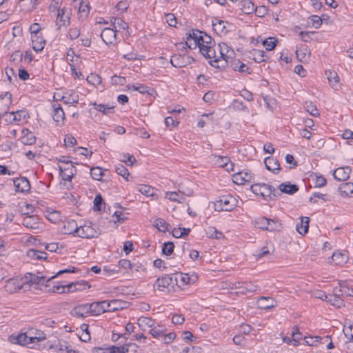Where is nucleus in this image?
Listing matches in <instances>:
<instances>
[{
  "label": "nucleus",
  "mask_w": 353,
  "mask_h": 353,
  "mask_svg": "<svg viewBox=\"0 0 353 353\" xmlns=\"http://www.w3.org/2000/svg\"><path fill=\"white\" fill-rule=\"evenodd\" d=\"M90 175L93 179L101 181L103 173L100 167H95L90 169Z\"/></svg>",
  "instance_id": "8fccbe9b"
},
{
  "label": "nucleus",
  "mask_w": 353,
  "mask_h": 353,
  "mask_svg": "<svg viewBox=\"0 0 353 353\" xmlns=\"http://www.w3.org/2000/svg\"><path fill=\"white\" fill-rule=\"evenodd\" d=\"M258 303L261 308L269 310L276 306V301L270 296H261L258 300Z\"/></svg>",
  "instance_id": "5701e85b"
},
{
  "label": "nucleus",
  "mask_w": 353,
  "mask_h": 353,
  "mask_svg": "<svg viewBox=\"0 0 353 353\" xmlns=\"http://www.w3.org/2000/svg\"><path fill=\"white\" fill-rule=\"evenodd\" d=\"M139 191L146 196H152L154 194V190L152 187L144 184L139 186Z\"/></svg>",
  "instance_id": "09e8293b"
},
{
  "label": "nucleus",
  "mask_w": 353,
  "mask_h": 353,
  "mask_svg": "<svg viewBox=\"0 0 353 353\" xmlns=\"http://www.w3.org/2000/svg\"><path fill=\"white\" fill-rule=\"evenodd\" d=\"M79 232L76 236L83 239L97 238L101 234L97 225L90 221H87L83 225L78 226Z\"/></svg>",
  "instance_id": "20e7f679"
},
{
  "label": "nucleus",
  "mask_w": 353,
  "mask_h": 353,
  "mask_svg": "<svg viewBox=\"0 0 353 353\" xmlns=\"http://www.w3.org/2000/svg\"><path fill=\"white\" fill-rule=\"evenodd\" d=\"M86 79L89 83L95 86L99 85L101 83V77L97 74H90L87 77Z\"/></svg>",
  "instance_id": "5fc2aeb1"
},
{
  "label": "nucleus",
  "mask_w": 353,
  "mask_h": 353,
  "mask_svg": "<svg viewBox=\"0 0 353 353\" xmlns=\"http://www.w3.org/2000/svg\"><path fill=\"white\" fill-rule=\"evenodd\" d=\"M59 169L60 176L64 181H71L77 172V169L73 163H68L64 167L59 165Z\"/></svg>",
  "instance_id": "9d476101"
},
{
  "label": "nucleus",
  "mask_w": 353,
  "mask_h": 353,
  "mask_svg": "<svg viewBox=\"0 0 353 353\" xmlns=\"http://www.w3.org/2000/svg\"><path fill=\"white\" fill-rule=\"evenodd\" d=\"M119 269L117 268V266H115L114 268H109L106 266L103 268V276H112L117 273H119Z\"/></svg>",
  "instance_id": "bf43d9fd"
},
{
  "label": "nucleus",
  "mask_w": 353,
  "mask_h": 353,
  "mask_svg": "<svg viewBox=\"0 0 353 353\" xmlns=\"http://www.w3.org/2000/svg\"><path fill=\"white\" fill-rule=\"evenodd\" d=\"M55 277L56 276H52L47 279V276L41 275L40 272H38L37 274L28 272L25 274L24 277L22 278V280L24 283V288L33 284L39 285H44L47 287L49 286L48 283Z\"/></svg>",
  "instance_id": "7ed1b4c3"
},
{
  "label": "nucleus",
  "mask_w": 353,
  "mask_h": 353,
  "mask_svg": "<svg viewBox=\"0 0 353 353\" xmlns=\"http://www.w3.org/2000/svg\"><path fill=\"white\" fill-rule=\"evenodd\" d=\"M117 268H123L125 270H130L132 272L133 270L138 271L139 266L134 263H132L129 260L120 259L118 263Z\"/></svg>",
  "instance_id": "4c0bfd02"
},
{
  "label": "nucleus",
  "mask_w": 353,
  "mask_h": 353,
  "mask_svg": "<svg viewBox=\"0 0 353 353\" xmlns=\"http://www.w3.org/2000/svg\"><path fill=\"white\" fill-rule=\"evenodd\" d=\"M170 63L175 68H183L188 64H190V61H186L185 56L181 54L173 55L170 61Z\"/></svg>",
  "instance_id": "4be33fe9"
},
{
  "label": "nucleus",
  "mask_w": 353,
  "mask_h": 353,
  "mask_svg": "<svg viewBox=\"0 0 353 353\" xmlns=\"http://www.w3.org/2000/svg\"><path fill=\"white\" fill-rule=\"evenodd\" d=\"M343 332L345 337L350 341L353 340V323L350 325L345 327Z\"/></svg>",
  "instance_id": "774afa93"
},
{
  "label": "nucleus",
  "mask_w": 353,
  "mask_h": 353,
  "mask_svg": "<svg viewBox=\"0 0 353 353\" xmlns=\"http://www.w3.org/2000/svg\"><path fill=\"white\" fill-rule=\"evenodd\" d=\"M174 248V245L172 242L168 241L163 243L162 247V253L166 256H170L172 254Z\"/></svg>",
  "instance_id": "3c124183"
},
{
  "label": "nucleus",
  "mask_w": 353,
  "mask_h": 353,
  "mask_svg": "<svg viewBox=\"0 0 353 353\" xmlns=\"http://www.w3.org/2000/svg\"><path fill=\"white\" fill-rule=\"evenodd\" d=\"M70 314L77 318H84L88 315H91L90 303L81 304L75 306L71 310Z\"/></svg>",
  "instance_id": "6e6552de"
},
{
  "label": "nucleus",
  "mask_w": 353,
  "mask_h": 353,
  "mask_svg": "<svg viewBox=\"0 0 353 353\" xmlns=\"http://www.w3.org/2000/svg\"><path fill=\"white\" fill-rule=\"evenodd\" d=\"M93 106L97 111L101 112L105 115L112 113V110L114 109V106H110L109 105H104L97 103H94Z\"/></svg>",
  "instance_id": "79ce46f5"
},
{
  "label": "nucleus",
  "mask_w": 353,
  "mask_h": 353,
  "mask_svg": "<svg viewBox=\"0 0 353 353\" xmlns=\"http://www.w3.org/2000/svg\"><path fill=\"white\" fill-rule=\"evenodd\" d=\"M154 225L160 232H165L168 230L169 224L164 219L159 218L155 220Z\"/></svg>",
  "instance_id": "de8ad7c7"
},
{
  "label": "nucleus",
  "mask_w": 353,
  "mask_h": 353,
  "mask_svg": "<svg viewBox=\"0 0 353 353\" xmlns=\"http://www.w3.org/2000/svg\"><path fill=\"white\" fill-rule=\"evenodd\" d=\"M52 107L53 119L57 123V125H59L60 122L65 119V113L60 104L54 103L52 104Z\"/></svg>",
  "instance_id": "aec40b11"
},
{
  "label": "nucleus",
  "mask_w": 353,
  "mask_h": 353,
  "mask_svg": "<svg viewBox=\"0 0 353 353\" xmlns=\"http://www.w3.org/2000/svg\"><path fill=\"white\" fill-rule=\"evenodd\" d=\"M27 255L32 259L46 260L48 258V254L46 252L34 249L28 250Z\"/></svg>",
  "instance_id": "c9c22d12"
},
{
  "label": "nucleus",
  "mask_w": 353,
  "mask_h": 353,
  "mask_svg": "<svg viewBox=\"0 0 353 353\" xmlns=\"http://www.w3.org/2000/svg\"><path fill=\"white\" fill-rule=\"evenodd\" d=\"M81 34V30L79 28L75 27V28H71L68 30V37L71 39L74 40L77 39Z\"/></svg>",
  "instance_id": "0e129e2a"
},
{
  "label": "nucleus",
  "mask_w": 353,
  "mask_h": 353,
  "mask_svg": "<svg viewBox=\"0 0 353 353\" xmlns=\"http://www.w3.org/2000/svg\"><path fill=\"white\" fill-rule=\"evenodd\" d=\"M304 107L307 112H309L313 117L319 116V112L316 106L313 104L311 101H306Z\"/></svg>",
  "instance_id": "49530a36"
},
{
  "label": "nucleus",
  "mask_w": 353,
  "mask_h": 353,
  "mask_svg": "<svg viewBox=\"0 0 353 353\" xmlns=\"http://www.w3.org/2000/svg\"><path fill=\"white\" fill-rule=\"evenodd\" d=\"M90 305L92 316H98L104 312H109L106 308L107 301L93 302Z\"/></svg>",
  "instance_id": "a211bd4d"
},
{
  "label": "nucleus",
  "mask_w": 353,
  "mask_h": 353,
  "mask_svg": "<svg viewBox=\"0 0 353 353\" xmlns=\"http://www.w3.org/2000/svg\"><path fill=\"white\" fill-rule=\"evenodd\" d=\"M252 175L248 172H239L232 176V181L234 183L238 185H243L245 182H251L252 180Z\"/></svg>",
  "instance_id": "f3484780"
},
{
  "label": "nucleus",
  "mask_w": 353,
  "mask_h": 353,
  "mask_svg": "<svg viewBox=\"0 0 353 353\" xmlns=\"http://www.w3.org/2000/svg\"><path fill=\"white\" fill-rule=\"evenodd\" d=\"M61 99L65 104H77L79 103V95L74 91L70 90V93L67 92L65 95L61 97Z\"/></svg>",
  "instance_id": "c85d7f7f"
},
{
  "label": "nucleus",
  "mask_w": 353,
  "mask_h": 353,
  "mask_svg": "<svg viewBox=\"0 0 353 353\" xmlns=\"http://www.w3.org/2000/svg\"><path fill=\"white\" fill-rule=\"evenodd\" d=\"M46 337L44 336H28L27 333L18 334L16 337H13L11 341L14 343L19 345H28L30 343L39 342L44 340Z\"/></svg>",
  "instance_id": "0eeeda50"
},
{
  "label": "nucleus",
  "mask_w": 353,
  "mask_h": 353,
  "mask_svg": "<svg viewBox=\"0 0 353 353\" xmlns=\"http://www.w3.org/2000/svg\"><path fill=\"white\" fill-rule=\"evenodd\" d=\"M61 231L62 233L65 234H72L73 236H76L77 233L79 232L78 225L76 221L70 219L63 221Z\"/></svg>",
  "instance_id": "2eb2a0df"
},
{
  "label": "nucleus",
  "mask_w": 353,
  "mask_h": 353,
  "mask_svg": "<svg viewBox=\"0 0 353 353\" xmlns=\"http://www.w3.org/2000/svg\"><path fill=\"white\" fill-rule=\"evenodd\" d=\"M53 347L59 353H65V350L67 348V342L64 341H59L57 344H54Z\"/></svg>",
  "instance_id": "338daca9"
},
{
  "label": "nucleus",
  "mask_w": 353,
  "mask_h": 353,
  "mask_svg": "<svg viewBox=\"0 0 353 353\" xmlns=\"http://www.w3.org/2000/svg\"><path fill=\"white\" fill-rule=\"evenodd\" d=\"M132 344H125L119 347L112 345L105 350L109 353H128L129 352V347L132 346Z\"/></svg>",
  "instance_id": "58836bf2"
},
{
  "label": "nucleus",
  "mask_w": 353,
  "mask_h": 353,
  "mask_svg": "<svg viewBox=\"0 0 353 353\" xmlns=\"http://www.w3.org/2000/svg\"><path fill=\"white\" fill-rule=\"evenodd\" d=\"M203 32L199 30H192V32H190L186 37V39L188 41H192L194 46L193 48H196L200 44V41L201 40V37H203Z\"/></svg>",
  "instance_id": "c756f323"
},
{
  "label": "nucleus",
  "mask_w": 353,
  "mask_h": 353,
  "mask_svg": "<svg viewBox=\"0 0 353 353\" xmlns=\"http://www.w3.org/2000/svg\"><path fill=\"white\" fill-rule=\"evenodd\" d=\"M111 26L114 30H126L128 28V24L122 19L119 17L112 18L110 20Z\"/></svg>",
  "instance_id": "72a5a7b5"
},
{
  "label": "nucleus",
  "mask_w": 353,
  "mask_h": 353,
  "mask_svg": "<svg viewBox=\"0 0 353 353\" xmlns=\"http://www.w3.org/2000/svg\"><path fill=\"white\" fill-rule=\"evenodd\" d=\"M132 88L134 90L138 91L141 94H148L150 96H152L154 94H157L156 90L154 88H149L143 84H133Z\"/></svg>",
  "instance_id": "2f4dec72"
},
{
  "label": "nucleus",
  "mask_w": 353,
  "mask_h": 353,
  "mask_svg": "<svg viewBox=\"0 0 353 353\" xmlns=\"http://www.w3.org/2000/svg\"><path fill=\"white\" fill-rule=\"evenodd\" d=\"M174 276H176L178 277V281H180L181 282H182L183 284L185 285L194 283L196 280V276H194V278L193 279L190 277L188 274L180 273L179 274H174Z\"/></svg>",
  "instance_id": "c03bdc74"
},
{
  "label": "nucleus",
  "mask_w": 353,
  "mask_h": 353,
  "mask_svg": "<svg viewBox=\"0 0 353 353\" xmlns=\"http://www.w3.org/2000/svg\"><path fill=\"white\" fill-rule=\"evenodd\" d=\"M276 43L277 40L274 38H268L263 41V45L267 50H272L275 48Z\"/></svg>",
  "instance_id": "4d7b16f0"
},
{
  "label": "nucleus",
  "mask_w": 353,
  "mask_h": 353,
  "mask_svg": "<svg viewBox=\"0 0 353 353\" xmlns=\"http://www.w3.org/2000/svg\"><path fill=\"white\" fill-rule=\"evenodd\" d=\"M332 305L338 308L345 305L343 299L340 296H336L334 294H329L328 299L327 300Z\"/></svg>",
  "instance_id": "ea45409f"
},
{
  "label": "nucleus",
  "mask_w": 353,
  "mask_h": 353,
  "mask_svg": "<svg viewBox=\"0 0 353 353\" xmlns=\"http://www.w3.org/2000/svg\"><path fill=\"white\" fill-rule=\"evenodd\" d=\"M36 141V137L35 136L32 134H29L28 136H26V137H21V143L24 145H32L35 143Z\"/></svg>",
  "instance_id": "e2e57ef3"
},
{
  "label": "nucleus",
  "mask_w": 353,
  "mask_h": 353,
  "mask_svg": "<svg viewBox=\"0 0 353 353\" xmlns=\"http://www.w3.org/2000/svg\"><path fill=\"white\" fill-rule=\"evenodd\" d=\"M177 284L178 277L176 276H174V274H165L157 279L154 288L159 291H165V290L170 291L171 288H174V285Z\"/></svg>",
  "instance_id": "39448f33"
},
{
  "label": "nucleus",
  "mask_w": 353,
  "mask_h": 353,
  "mask_svg": "<svg viewBox=\"0 0 353 353\" xmlns=\"http://www.w3.org/2000/svg\"><path fill=\"white\" fill-rule=\"evenodd\" d=\"M22 225L27 228L37 230L39 228V218L37 216H26L23 219Z\"/></svg>",
  "instance_id": "6ab92c4d"
},
{
  "label": "nucleus",
  "mask_w": 353,
  "mask_h": 353,
  "mask_svg": "<svg viewBox=\"0 0 353 353\" xmlns=\"http://www.w3.org/2000/svg\"><path fill=\"white\" fill-rule=\"evenodd\" d=\"M213 28L216 32L220 33H225L227 32L225 22L222 20H218L216 22L213 23Z\"/></svg>",
  "instance_id": "6e6d98bb"
},
{
  "label": "nucleus",
  "mask_w": 353,
  "mask_h": 353,
  "mask_svg": "<svg viewBox=\"0 0 353 353\" xmlns=\"http://www.w3.org/2000/svg\"><path fill=\"white\" fill-rule=\"evenodd\" d=\"M339 192L344 196H353V183H344L339 187Z\"/></svg>",
  "instance_id": "473e14b6"
},
{
  "label": "nucleus",
  "mask_w": 353,
  "mask_h": 353,
  "mask_svg": "<svg viewBox=\"0 0 353 353\" xmlns=\"http://www.w3.org/2000/svg\"><path fill=\"white\" fill-rule=\"evenodd\" d=\"M206 234L209 238L220 239L223 237V233L218 231L214 227H208L206 230Z\"/></svg>",
  "instance_id": "37998d69"
},
{
  "label": "nucleus",
  "mask_w": 353,
  "mask_h": 353,
  "mask_svg": "<svg viewBox=\"0 0 353 353\" xmlns=\"http://www.w3.org/2000/svg\"><path fill=\"white\" fill-rule=\"evenodd\" d=\"M203 46H212V37L208 35L205 32H203V37H201V40L200 41V44L198 46L199 48V50L201 51V47Z\"/></svg>",
  "instance_id": "864d4df0"
},
{
  "label": "nucleus",
  "mask_w": 353,
  "mask_h": 353,
  "mask_svg": "<svg viewBox=\"0 0 353 353\" xmlns=\"http://www.w3.org/2000/svg\"><path fill=\"white\" fill-rule=\"evenodd\" d=\"M115 171L118 174L122 176L124 179H125L126 181H128V177L130 175V173L125 166H123L121 164H119L115 167Z\"/></svg>",
  "instance_id": "603ef678"
},
{
  "label": "nucleus",
  "mask_w": 353,
  "mask_h": 353,
  "mask_svg": "<svg viewBox=\"0 0 353 353\" xmlns=\"http://www.w3.org/2000/svg\"><path fill=\"white\" fill-rule=\"evenodd\" d=\"M351 171L352 169L349 166L338 168L334 170L333 176L337 181H345L349 179Z\"/></svg>",
  "instance_id": "dca6fc26"
},
{
  "label": "nucleus",
  "mask_w": 353,
  "mask_h": 353,
  "mask_svg": "<svg viewBox=\"0 0 353 353\" xmlns=\"http://www.w3.org/2000/svg\"><path fill=\"white\" fill-rule=\"evenodd\" d=\"M15 191L18 192H28L30 189L29 181L26 177L17 178L13 180Z\"/></svg>",
  "instance_id": "4468645a"
},
{
  "label": "nucleus",
  "mask_w": 353,
  "mask_h": 353,
  "mask_svg": "<svg viewBox=\"0 0 353 353\" xmlns=\"http://www.w3.org/2000/svg\"><path fill=\"white\" fill-rule=\"evenodd\" d=\"M250 190L254 194L261 196L265 200H267L268 197L270 198L272 195L274 197L281 195V193L273 186L266 183L253 184L250 186Z\"/></svg>",
  "instance_id": "f03ea898"
},
{
  "label": "nucleus",
  "mask_w": 353,
  "mask_h": 353,
  "mask_svg": "<svg viewBox=\"0 0 353 353\" xmlns=\"http://www.w3.org/2000/svg\"><path fill=\"white\" fill-rule=\"evenodd\" d=\"M23 53L20 50L14 51L10 56V60L16 63H20L23 60Z\"/></svg>",
  "instance_id": "052dcab7"
},
{
  "label": "nucleus",
  "mask_w": 353,
  "mask_h": 353,
  "mask_svg": "<svg viewBox=\"0 0 353 353\" xmlns=\"http://www.w3.org/2000/svg\"><path fill=\"white\" fill-rule=\"evenodd\" d=\"M124 304L123 302L121 301L118 299H112L111 301H107V306L106 308H108V312H114L119 310H121Z\"/></svg>",
  "instance_id": "e433bc0d"
},
{
  "label": "nucleus",
  "mask_w": 353,
  "mask_h": 353,
  "mask_svg": "<svg viewBox=\"0 0 353 353\" xmlns=\"http://www.w3.org/2000/svg\"><path fill=\"white\" fill-rule=\"evenodd\" d=\"M5 290L10 294L17 292L18 290L24 288V283L22 279H19L16 278L10 279L6 281L5 285Z\"/></svg>",
  "instance_id": "1a4fd4ad"
},
{
  "label": "nucleus",
  "mask_w": 353,
  "mask_h": 353,
  "mask_svg": "<svg viewBox=\"0 0 353 353\" xmlns=\"http://www.w3.org/2000/svg\"><path fill=\"white\" fill-rule=\"evenodd\" d=\"M249 57L256 63H262L266 61L267 56L263 50L253 49L250 52Z\"/></svg>",
  "instance_id": "cd10ccee"
},
{
  "label": "nucleus",
  "mask_w": 353,
  "mask_h": 353,
  "mask_svg": "<svg viewBox=\"0 0 353 353\" xmlns=\"http://www.w3.org/2000/svg\"><path fill=\"white\" fill-rule=\"evenodd\" d=\"M33 49L36 52L41 51L45 46L46 41L39 37H32Z\"/></svg>",
  "instance_id": "a19ab883"
},
{
  "label": "nucleus",
  "mask_w": 353,
  "mask_h": 353,
  "mask_svg": "<svg viewBox=\"0 0 353 353\" xmlns=\"http://www.w3.org/2000/svg\"><path fill=\"white\" fill-rule=\"evenodd\" d=\"M118 30H114L112 28H104L101 33V37L103 41L106 45L112 44L117 39L116 32Z\"/></svg>",
  "instance_id": "ddd939ff"
},
{
  "label": "nucleus",
  "mask_w": 353,
  "mask_h": 353,
  "mask_svg": "<svg viewBox=\"0 0 353 353\" xmlns=\"http://www.w3.org/2000/svg\"><path fill=\"white\" fill-rule=\"evenodd\" d=\"M310 218L309 217H301V222L296 225L297 232L301 234L305 235L308 232Z\"/></svg>",
  "instance_id": "7c9ffc66"
},
{
  "label": "nucleus",
  "mask_w": 353,
  "mask_h": 353,
  "mask_svg": "<svg viewBox=\"0 0 353 353\" xmlns=\"http://www.w3.org/2000/svg\"><path fill=\"white\" fill-rule=\"evenodd\" d=\"M332 261L338 265H342L348 260V256L347 254L345 252H341V251H336L334 252L332 256Z\"/></svg>",
  "instance_id": "412c9836"
},
{
  "label": "nucleus",
  "mask_w": 353,
  "mask_h": 353,
  "mask_svg": "<svg viewBox=\"0 0 353 353\" xmlns=\"http://www.w3.org/2000/svg\"><path fill=\"white\" fill-rule=\"evenodd\" d=\"M279 189L283 193L292 195L299 190V187L295 184H291L290 182H288L280 184Z\"/></svg>",
  "instance_id": "bb28decb"
},
{
  "label": "nucleus",
  "mask_w": 353,
  "mask_h": 353,
  "mask_svg": "<svg viewBox=\"0 0 353 353\" xmlns=\"http://www.w3.org/2000/svg\"><path fill=\"white\" fill-rule=\"evenodd\" d=\"M230 63V66L235 71H239L241 72H245L250 73L249 68L247 65L241 62L239 59H232V57L231 59H229L228 63Z\"/></svg>",
  "instance_id": "b1692460"
},
{
  "label": "nucleus",
  "mask_w": 353,
  "mask_h": 353,
  "mask_svg": "<svg viewBox=\"0 0 353 353\" xmlns=\"http://www.w3.org/2000/svg\"><path fill=\"white\" fill-rule=\"evenodd\" d=\"M164 332H165L164 329H163L161 327H152L150 330V333L152 334V336L157 339L163 337Z\"/></svg>",
  "instance_id": "13d9d810"
},
{
  "label": "nucleus",
  "mask_w": 353,
  "mask_h": 353,
  "mask_svg": "<svg viewBox=\"0 0 353 353\" xmlns=\"http://www.w3.org/2000/svg\"><path fill=\"white\" fill-rule=\"evenodd\" d=\"M216 46L214 44L212 46H203L201 47V53L206 58L210 59L209 63L216 68H225L229 61V59L232 58L234 54L232 49L229 48L228 46L223 43L218 44L219 54H216Z\"/></svg>",
  "instance_id": "f257e3e1"
},
{
  "label": "nucleus",
  "mask_w": 353,
  "mask_h": 353,
  "mask_svg": "<svg viewBox=\"0 0 353 353\" xmlns=\"http://www.w3.org/2000/svg\"><path fill=\"white\" fill-rule=\"evenodd\" d=\"M271 223H273L274 225L277 224L276 221L268 219L265 216L259 217L255 220V225L261 230L271 232L276 230V227H270Z\"/></svg>",
  "instance_id": "f8f14e48"
},
{
  "label": "nucleus",
  "mask_w": 353,
  "mask_h": 353,
  "mask_svg": "<svg viewBox=\"0 0 353 353\" xmlns=\"http://www.w3.org/2000/svg\"><path fill=\"white\" fill-rule=\"evenodd\" d=\"M309 19L312 26L316 29L322 25V19L317 15H312L309 17Z\"/></svg>",
  "instance_id": "680f3d73"
},
{
  "label": "nucleus",
  "mask_w": 353,
  "mask_h": 353,
  "mask_svg": "<svg viewBox=\"0 0 353 353\" xmlns=\"http://www.w3.org/2000/svg\"><path fill=\"white\" fill-rule=\"evenodd\" d=\"M241 11L246 14H250L254 11V4L250 0H242L240 1Z\"/></svg>",
  "instance_id": "f704fd0d"
},
{
  "label": "nucleus",
  "mask_w": 353,
  "mask_h": 353,
  "mask_svg": "<svg viewBox=\"0 0 353 353\" xmlns=\"http://www.w3.org/2000/svg\"><path fill=\"white\" fill-rule=\"evenodd\" d=\"M86 288H90V285L88 284V282L85 281H82L81 282H74L67 285V292H73L77 290H85Z\"/></svg>",
  "instance_id": "a878e982"
},
{
  "label": "nucleus",
  "mask_w": 353,
  "mask_h": 353,
  "mask_svg": "<svg viewBox=\"0 0 353 353\" xmlns=\"http://www.w3.org/2000/svg\"><path fill=\"white\" fill-rule=\"evenodd\" d=\"M231 290H236L235 293L239 294H245L247 293L245 290V282H235L232 283Z\"/></svg>",
  "instance_id": "a18cd8bd"
},
{
  "label": "nucleus",
  "mask_w": 353,
  "mask_h": 353,
  "mask_svg": "<svg viewBox=\"0 0 353 353\" xmlns=\"http://www.w3.org/2000/svg\"><path fill=\"white\" fill-rule=\"evenodd\" d=\"M103 203V199L101 194H97L94 199V207L93 209L95 211H99L101 210V205Z\"/></svg>",
  "instance_id": "69168bd1"
},
{
  "label": "nucleus",
  "mask_w": 353,
  "mask_h": 353,
  "mask_svg": "<svg viewBox=\"0 0 353 353\" xmlns=\"http://www.w3.org/2000/svg\"><path fill=\"white\" fill-rule=\"evenodd\" d=\"M70 13L67 12L65 8H63L58 10L56 25L57 29L60 30L61 26H66L70 24Z\"/></svg>",
  "instance_id": "9b49d317"
},
{
  "label": "nucleus",
  "mask_w": 353,
  "mask_h": 353,
  "mask_svg": "<svg viewBox=\"0 0 353 353\" xmlns=\"http://www.w3.org/2000/svg\"><path fill=\"white\" fill-rule=\"evenodd\" d=\"M236 200L231 195L222 196L214 203L216 211H231L236 206Z\"/></svg>",
  "instance_id": "423d86ee"
},
{
  "label": "nucleus",
  "mask_w": 353,
  "mask_h": 353,
  "mask_svg": "<svg viewBox=\"0 0 353 353\" xmlns=\"http://www.w3.org/2000/svg\"><path fill=\"white\" fill-rule=\"evenodd\" d=\"M264 163L266 168L274 173L281 169L279 161L273 157H266L264 160Z\"/></svg>",
  "instance_id": "393cba45"
}]
</instances>
